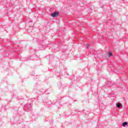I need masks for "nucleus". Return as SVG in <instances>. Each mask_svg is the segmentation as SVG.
I'll return each mask as SVG.
<instances>
[{
    "label": "nucleus",
    "instance_id": "obj_1",
    "mask_svg": "<svg viewBox=\"0 0 128 128\" xmlns=\"http://www.w3.org/2000/svg\"><path fill=\"white\" fill-rule=\"evenodd\" d=\"M43 102L45 104V106H50V104H54V102H52L50 100H48V98H46L43 100Z\"/></svg>",
    "mask_w": 128,
    "mask_h": 128
},
{
    "label": "nucleus",
    "instance_id": "obj_2",
    "mask_svg": "<svg viewBox=\"0 0 128 128\" xmlns=\"http://www.w3.org/2000/svg\"><path fill=\"white\" fill-rule=\"evenodd\" d=\"M32 108V104H28L24 106V110H26V112H31Z\"/></svg>",
    "mask_w": 128,
    "mask_h": 128
},
{
    "label": "nucleus",
    "instance_id": "obj_3",
    "mask_svg": "<svg viewBox=\"0 0 128 128\" xmlns=\"http://www.w3.org/2000/svg\"><path fill=\"white\" fill-rule=\"evenodd\" d=\"M37 94H44L46 93L47 94H50V92H48V90H46L41 88L38 92H36Z\"/></svg>",
    "mask_w": 128,
    "mask_h": 128
},
{
    "label": "nucleus",
    "instance_id": "obj_4",
    "mask_svg": "<svg viewBox=\"0 0 128 128\" xmlns=\"http://www.w3.org/2000/svg\"><path fill=\"white\" fill-rule=\"evenodd\" d=\"M60 14V12H54L53 13L51 14V16L52 18H56Z\"/></svg>",
    "mask_w": 128,
    "mask_h": 128
},
{
    "label": "nucleus",
    "instance_id": "obj_5",
    "mask_svg": "<svg viewBox=\"0 0 128 128\" xmlns=\"http://www.w3.org/2000/svg\"><path fill=\"white\" fill-rule=\"evenodd\" d=\"M52 120V116H49L48 118H46V122H50V124L52 125L54 124V121L52 120Z\"/></svg>",
    "mask_w": 128,
    "mask_h": 128
},
{
    "label": "nucleus",
    "instance_id": "obj_6",
    "mask_svg": "<svg viewBox=\"0 0 128 128\" xmlns=\"http://www.w3.org/2000/svg\"><path fill=\"white\" fill-rule=\"evenodd\" d=\"M116 106L118 108V110H120L122 106V105L120 104V102H118L116 103Z\"/></svg>",
    "mask_w": 128,
    "mask_h": 128
},
{
    "label": "nucleus",
    "instance_id": "obj_7",
    "mask_svg": "<svg viewBox=\"0 0 128 128\" xmlns=\"http://www.w3.org/2000/svg\"><path fill=\"white\" fill-rule=\"evenodd\" d=\"M84 77L86 78H90V75L88 72L85 73L84 74Z\"/></svg>",
    "mask_w": 128,
    "mask_h": 128
},
{
    "label": "nucleus",
    "instance_id": "obj_8",
    "mask_svg": "<svg viewBox=\"0 0 128 128\" xmlns=\"http://www.w3.org/2000/svg\"><path fill=\"white\" fill-rule=\"evenodd\" d=\"M62 98H64V100H66V102H70V98L68 96L63 97Z\"/></svg>",
    "mask_w": 128,
    "mask_h": 128
},
{
    "label": "nucleus",
    "instance_id": "obj_9",
    "mask_svg": "<svg viewBox=\"0 0 128 128\" xmlns=\"http://www.w3.org/2000/svg\"><path fill=\"white\" fill-rule=\"evenodd\" d=\"M122 126H123L124 128H128V122H123L122 124Z\"/></svg>",
    "mask_w": 128,
    "mask_h": 128
},
{
    "label": "nucleus",
    "instance_id": "obj_10",
    "mask_svg": "<svg viewBox=\"0 0 128 128\" xmlns=\"http://www.w3.org/2000/svg\"><path fill=\"white\" fill-rule=\"evenodd\" d=\"M106 86H111L112 85V81H110V80H108L106 82Z\"/></svg>",
    "mask_w": 128,
    "mask_h": 128
},
{
    "label": "nucleus",
    "instance_id": "obj_11",
    "mask_svg": "<svg viewBox=\"0 0 128 128\" xmlns=\"http://www.w3.org/2000/svg\"><path fill=\"white\" fill-rule=\"evenodd\" d=\"M58 86L59 88H62V82H60V81L58 82Z\"/></svg>",
    "mask_w": 128,
    "mask_h": 128
},
{
    "label": "nucleus",
    "instance_id": "obj_12",
    "mask_svg": "<svg viewBox=\"0 0 128 128\" xmlns=\"http://www.w3.org/2000/svg\"><path fill=\"white\" fill-rule=\"evenodd\" d=\"M72 80H74V84H76L77 82H80V79L74 78H72Z\"/></svg>",
    "mask_w": 128,
    "mask_h": 128
},
{
    "label": "nucleus",
    "instance_id": "obj_13",
    "mask_svg": "<svg viewBox=\"0 0 128 128\" xmlns=\"http://www.w3.org/2000/svg\"><path fill=\"white\" fill-rule=\"evenodd\" d=\"M108 58L112 56V52L111 51H110L108 52Z\"/></svg>",
    "mask_w": 128,
    "mask_h": 128
},
{
    "label": "nucleus",
    "instance_id": "obj_14",
    "mask_svg": "<svg viewBox=\"0 0 128 128\" xmlns=\"http://www.w3.org/2000/svg\"><path fill=\"white\" fill-rule=\"evenodd\" d=\"M102 78L104 80H110V78H108V76H102Z\"/></svg>",
    "mask_w": 128,
    "mask_h": 128
},
{
    "label": "nucleus",
    "instance_id": "obj_15",
    "mask_svg": "<svg viewBox=\"0 0 128 128\" xmlns=\"http://www.w3.org/2000/svg\"><path fill=\"white\" fill-rule=\"evenodd\" d=\"M70 114H72V113H70L69 114H65V116H70Z\"/></svg>",
    "mask_w": 128,
    "mask_h": 128
},
{
    "label": "nucleus",
    "instance_id": "obj_16",
    "mask_svg": "<svg viewBox=\"0 0 128 128\" xmlns=\"http://www.w3.org/2000/svg\"><path fill=\"white\" fill-rule=\"evenodd\" d=\"M57 78H58V80L59 78H60V76H57Z\"/></svg>",
    "mask_w": 128,
    "mask_h": 128
},
{
    "label": "nucleus",
    "instance_id": "obj_17",
    "mask_svg": "<svg viewBox=\"0 0 128 128\" xmlns=\"http://www.w3.org/2000/svg\"><path fill=\"white\" fill-rule=\"evenodd\" d=\"M86 46L87 48H88V44H86Z\"/></svg>",
    "mask_w": 128,
    "mask_h": 128
},
{
    "label": "nucleus",
    "instance_id": "obj_18",
    "mask_svg": "<svg viewBox=\"0 0 128 128\" xmlns=\"http://www.w3.org/2000/svg\"><path fill=\"white\" fill-rule=\"evenodd\" d=\"M66 74H64V76H66Z\"/></svg>",
    "mask_w": 128,
    "mask_h": 128
},
{
    "label": "nucleus",
    "instance_id": "obj_19",
    "mask_svg": "<svg viewBox=\"0 0 128 128\" xmlns=\"http://www.w3.org/2000/svg\"><path fill=\"white\" fill-rule=\"evenodd\" d=\"M36 86H38V83H36Z\"/></svg>",
    "mask_w": 128,
    "mask_h": 128
}]
</instances>
